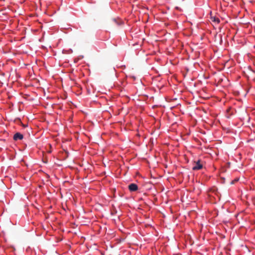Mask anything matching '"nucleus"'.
Masks as SVG:
<instances>
[{"instance_id": "f257e3e1", "label": "nucleus", "mask_w": 255, "mask_h": 255, "mask_svg": "<svg viewBox=\"0 0 255 255\" xmlns=\"http://www.w3.org/2000/svg\"><path fill=\"white\" fill-rule=\"evenodd\" d=\"M203 167L202 164L201 163V161L198 160L197 162H195V165L192 167L193 170H197L201 169Z\"/></svg>"}, {"instance_id": "f03ea898", "label": "nucleus", "mask_w": 255, "mask_h": 255, "mask_svg": "<svg viewBox=\"0 0 255 255\" xmlns=\"http://www.w3.org/2000/svg\"><path fill=\"white\" fill-rule=\"evenodd\" d=\"M128 189L131 192L136 191L138 189V186L136 184L131 183L128 185Z\"/></svg>"}, {"instance_id": "7ed1b4c3", "label": "nucleus", "mask_w": 255, "mask_h": 255, "mask_svg": "<svg viewBox=\"0 0 255 255\" xmlns=\"http://www.w3.org/2000/svg\"><path fill=\"white\" fill-rule=\"evenodd\" d=\"M23 136L19 132H16L13 136V139L15 140H21L23 138Z\"/></svg>"}, {"instance_id": "20e7f679", "label": "nucleus", "mask_w": 255, "mask_h": 255, "mask_svg": "<svg viewBox=\"0 0 255 255\" xmlns=\"http://www.w3.org/2000/svg\"><path fill=\"white\" fill-rule=\"evenodd\" d=\"M211 19L213 21L217 22V23H219L220 22V19L217 17H212Z\"/></svg>"}, {"instance_id": "39448f33", "label": "nucleus", "mask_w": 255, "mask_h": 255, "mask_svg": "<svg viewBox=\"0 0 255 255\" xmlns=\"http://www.w3.org/2000/svg\"><path fill=\"white\" fill-rule=\"evenodd\" d=\"M113 21H114V22H115L116 24H119V22H118V21H117L116 19H114V20H113Z\"/></svg>"}]
</instances>
